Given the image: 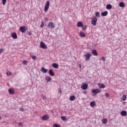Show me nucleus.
I'll use <instances>...</instances> for the list:
<instances>
[{
    "label": "nucleus",
    "mask_w": 127,
    "mask_h": 127,
    "mask_svg": "<svg viewBox=\"0 0 127 127\" xmlns=\"http://www.w3.org/2000/svg\"><path fill=\"white\" fill-rule=\"evenodd\" d=\"M83 56L84 57H85L86 61H89L91 58V57L92 56V54L87 53L86 54H84Z\"/></svg>",
    "instance_id": "nucleus-1"
},
{
    "label": "nucleus",
    "mask_w": 127,
    "mask_h": 127,
    "mask_svg": "<svg viewBox=\"0 0 127 127\" xmlns=\"http://www.w3.org/2000/svg\"><path fill=\"white\" fill-rule=\"evenodd\" d=\"M50 5V2L49 1H47L46 3L45 8H44V11L45 12H46V11H48V9H49Z\"/></svg>",
    "instance_id": "nucleus-2"
},
{
    "label": "nucleus",
    "mask_w": 127,
    "mask_h": 127,
    "mask_svg": "<svg viewBox=\"0 0 127 127\" xmlns=\"http://www.w3.org/2000/svg\"><path fill=\"white\" fill-rule=\"evenodd\" d=\"M91 19V24L96 26V25H97V21L98 20L97 17H94V18H92Z\"/></svg>",
    "instance_id": "nucleus-3"
},
{
    "label": "nucleus",
    "mask_w": 127,
    "mask_h": 127,
    "mask_svg": "<svg viewBox=\"0 0 127 127\" xmlns=\"http://www.w3.org/2000/svg\"><path fill=\"white\" fill-rule=\"evenodd\" d=\"M48 26L49 28H51L52 29H54L55 28V24L52 22H50L49 23Z\"/></svg>",
    "instance_id": "nucleus-4"
},
{
    "label": "nucleus",
    "mask_w": 127,
    "mask_h": 127,
    "mask_svg": "<svg viewBox=\"0 0 127 127\" xmlns=\"http://www.w3.org/2000/svg\"><path fill=\"white\" fill-rule=\"evenodd\" d=\"M40 48H42L43 49H47V46L45 45V43H44L43 42H40Z\"/></svg>",
    "instance_id": "nucleus-5"
},
{
    "label": "nucleus",
    "mask_w": 127,
    "mask_h": 127,
    "mask_svg": "<svg viewBox=\"0 0 127 127\" xmlns=\"http://www.w3.org/2000/svg\"><path fill=\"white\" fill-rule=\"evenodd\" d=\"M91 92L93 94H99V93H101V90H100V89H95L94 90H92Z\"/></svg>",
    "instance_id": "nucleus-6"
},
{
    "label": "nucleus",
    "mask_w": 127,
    "mask_h": 127,
    "mask_svg": "<svg viewBox=\"0 0 127 127\" xmlns=\"http://www.w3.org/2000/svg\"><path fill=\"white\" fill-rule=\"evenodd\" d=\"M26 27L25 26H22L20 27L19 28V30L20 31H21V32H22V33H24V32H25V31L26 30Z\"/></svg>",
    "instance_id": "nucleus-7"
},
{
    "label": "nucleus",
    "mask_w": 127,
    "mask_h": 127,
    "mask_svg": "<svg viewBox=\"0 0 127 127\" xmlns=\"http://www.w3.org/2000/svg\"><path fill=\"white\" fill-rule=\"evenodd\" d=\"M11 36L12 38H13V39H16L17 38V35L15 32L12 33L11 34Z\"/></svg>",
    "instance_id": "nucleus-8"
},
{
    "label": "nucleus",
    "mask_w": 127,
    "mask_h": 127,
    "mask_svg": "<svg viewBox=\"0 0 127 127\" xmlns=\"http://www.w3.org/2000/svg\"><path fill=\"white\" fill-rule=\"evenodd\" d=\"M81 88L82 90H87L88 89V85L87 84H83Z\"/></svg>",
    "instance_id": "nucleus-9"
},
{
    "label": "nucleus",
    "mask_w": 127,
    "mask_h": 127,
    "mask_svg": "<svg viewBox=\"0 0 127 127\" xmlns=\"http://www.w3.org/2000/svg\"><path fill=\"white\" fill-rule=\"evenodd\" d=\"M52 67H53V68H55V69H58L59 65H58V64H56V63H53L52 64Z\"/></svg>",
    "instance_id": "nucleus-10"
},
{
    "label": "nucleus",
    "mask_w": 127,
    "mask_h": 127,
    "mask_svg": "<svg viewBox=\"0 0 127 127\" xmlns=\"http://www.w3.org/2000/svg\"><path fill=\"white\" fill-rule=\"evenodd\" d=\"M41 70L43 73H47V72H48V69L44 68V67H42L41 69Z\"/></svg>",
    "instance_id": "nucleus-11"
},
{
    "label": "nucleus",
    "mask_w": 127,
    "mask_h": 127,
    "mask_svg": "<svg viewBox=\"0 0 127 127\" xmlns=\"http://www.w3.org/2000/svg\"><path fill=\"white\" fill-rule=\"evenodd\" d=\"M49 74L51 76H55V73H54V71H53V70H52V69H50L49 70Z\"/></svg>",
    "instance_id": "nucleus-12"
},
{
    "label": "nucleus",
    "mask_w": 127,
    "mask_h": 127,
    "mask_svg": "<svg viewBox=\"0 0 127 127\" xmlns=\"http://www.w3.org/2000/svg\"><path fill=\"white\" fill-rule=\"evenodd\" d=\"M42 119L44 121H47V120L49 119V117H48L47 115H44L42 117Z\"/></svg>",
    "instance_id": "nucleus-13"
},
{
    "label": "nucleus",
    "mask_w": 127,
    "mask_h": 127,
    "mask_svg": "<svg viewBox=\"0 0 127 127\" xmlns=\"http://www.w3.org/2000/svg\"><path fill=\"white\" fill-rule=\"evenodd\" d=\"M92 55H94V56H98V53H97V50H93L92 51Z\"/></svg>",
    "instance_id": "nucleus-14"
},
{
    "label": "nucleus",
    "mask_w": 127,
    "mask_h": 127,
    "mask_svg": "<svg viewBox=\"0 0 127 127\" xmlns=\"http://www.w3.org/2000/svg\"><path fill=\"white\" fill-rule=\"evenodd\" d=\"M45 80H46L47 82H51V80H52V78H51L50 77V76H46V77H45Z\"/></svg>",
    "instance_id": "nucleus-15"
},
{
    "label": "nucleus",
    "mask_w": 127,
    "mask_h": 127,
    "mask_svg": "<svg viewBox=\"0 0 127 127\" xmlns=\"http://www.w3.org/2000/svg\"><path fill=\"white\" fill-rule=\"evenodd\" d=\"M98 86L99 87V88H101V89H105L106 87L104 84L102 83H99L98 84Z\"/></svg>",
    "instance_id": "nucleus-16"
},
{
    "label": "nucleus",
    "mask_w": 127,
    "mask_h": 127,
    "mask_svg": "<svg viewBox=\"0 0 127 127\" xmlns=\"http://www.w3.org/2000/svg\"><path fill=\"white\" fill-rule=\"evenodd\" d=\"M90 106L92 108H94V107H95V106H96V102L95 101L91 102L90 103Z\"/></svg>",
    "instance_id": "nucleus-17"
},
{
    "label": "nucleus",
    "mask_w": 127,
    "mask_h": 127,
    "mask_svg": "<svg viewBox=\"0 0 127 127\" xmlns=\"http://www.w3.org/2000/svg\"><path fill=\"white\" fill-rule=\"evenodd\" d=\"M121 115H122L123 116V117H126V116H127V111H121Z\"/></svg>",
    "instance_id": "nucleus-18"
},
{
    "label": "nucleus",
    "mask_w": 127,
    "mask_h": 127,
    "mask_svg": "<svg viewBox=\"0 0 127 127\" xmlns=\"http://www.w3.org/2000/svg\"><path fill=\"white\" fill-rule=\"evenodd\" d=\"M101 15L102 16H107L108 15V11H105L104 12H102Z\"/></svg>",
    "instance_id": "nucleus-19"
},
{
    "label": "nucleus",
    "mask_w": 127,
    "mask_h": 127,
    "mask_svg": "<svg viewBox=\"0 0 127 127\" xmlns=\"http://www.w3.org/2000/svg\"><path fill=\"white\" fill-rule=\"evenodd\" d=\"M76 99V97L74 95H71L69 97L70 101H74Z\"/></svg>",
    "instance_id": "nucleus-20"
},
{
    "label": "nucleus",
    "mask_w": 127,
    "mask_h": 127,
    "mask_svg": "<svg viewBox=\"0 0 127 127\" xmlns=\"http://www.w3.org/2000/svg\"><path fill=\"white\" fill-rule=\"evenodd\" d=\"M77 27H82L83 26V23L82 22L79 21L77 24Z\"/></svg>",
    "instance_id": "nucleus-21"
},
{
    "label": "nucleus",
    "mask_w": 127,
    "mask_h": 127,
    "mask_svg": "<svg viewBox=\"0 0 127 127\" xmlns=\"http://www.w3.org/2000/svg\"><path fill=\"white\" fill-rule=\"evenodd\" d=\"M8 92L9 93V94H10L11 95H13L14 94V90H13V89L10 88L8 90Z\"/></svg>",
    "instance_id": "nucleus-22"
},
{
    "label": "nucleus",
    "mask_w": 127,
    "mask_h": 127,
    "mask_svg": "<svg viewBox=\"0 0 127 127\" xmlns=\"http://www.w3.org/2000/svg\"><path fill=\"white\" fill-rule=\"evenodd\" d=\"M79 35L80 36V37H86V34H85V33H84L83 32H80V33H79Z\"/></svg>",
    "instance_id": "nucleus-23"
},
{
    "label": "nucleus",
    "mask_w": 127,
    "mask_h": 127,
    "mask_svg": "<svg viewBox=\"0 0 127 127\" xmlns=\"http://www.w3.org/2000/svg\"><path fill=\"white\" fill-rule=\"evenodd\" d=\"M119 6H120V7H124L125 6V3H124V2H120Z\"/></svg>",
    "instance_id": "nucleus-24"
},
{
    "label": "nucleus",
    "mask_w": 127,
    "mask_h": 127,
    "mask_svg": "<svg viewBox=\"0 0 127 127\" xmlns=\"http://www.w3.org/2000/svg\"><path fill=\"white\" fill-rule=\"evenodd\" d=\"M112 7V5H111L110 4H107L106 5L107 9H111Z\"/></svg>",
    "instance_id": "nucleus-25"
},
{
    "label": "nucleus",
    "mask_w": 127,
    "mask_h": 127,
    "mask_svg": "<svg viewBox=\"0 0 127 127\" xmlns=\"http://www.w3.org/2000/svg\"><path fill=\"white\" fill-rule=\"evenodd\" d=\"M102 123L104 124V125H106V124L108 123V120L106 119H104L102 120Z\"/></svg>",
    "instance_id": "nucleus-26"
},
{
    "label": "nucleus",
    "mask_w": 127,
    "mask_h": 127,
    "mask_svg": "<svg viewBox=\"0 0 127 127\" xmlns=\"http://www.w3.org/2000/svg\"><path fill=\"white\" fill-rule=\"evenodd\" d=\"M122 97H123V98H122L123 101H126V100H127V95H126L123 94Z\"/></svg>",
    "instance_id": "nucleus-27"
},
{
    "label": "nucleus",
    "mask_w": 127,
    "mask_h": 127,
    "mask_svg": "<svg viewBox=\"0 0 127 127\" xmlns=\"http://www.w3.org/2000/svg\"><path fill=\"white\" fill-rule=\"evenodd\" d=\"M40 27L41 28H43L44 27V22H43V21L41 22V24L40 25Z\"/></svg>",
    "instance_id": "nucleus-28"
},
{
    "label": "nucleus",
    "mask_w": 127,
    "mask_h": 127,
    "mask_svg": "<svg viewBox=\"0 0 127 127\" xmlns=\"http://www.w3.org/2000/svg\"><path fill=\"white\" fill-rule=\"evenodd\" d=\"M95 16H96V17H100V12H97L95 13Z\"/></svg>",
    "instance_id": "nucleus-29"
},
{
    "label": "nucleus",
    "mask_w": 127,
    "mask_h": 127,
    "mask_svg": "<svg viewBox=\"0 0 127 127\" xmlns=\"http://www.w3.org/2000/svg\"><path fill=\"white\" fill-rule=\"evenodd\" d=\"M61 120H62V121H66V117L62 116L61 117Z\"/></svg>",
    "instance_id": "nucleus-30"
},
{
    "label": "nucleus",
    "mask_w": 127,
    "mask_h": 127,
    "mask_svg": "<svg viewBox=\"0 0 127 127\" xmlns=\"http://www.w3.org/2000/svg\"><path fill=\"white\" fill-rule=\"evenodd\" d=\"M82 29H83V30H86V28H87V25H85V26H83L82 25V26H81Z\"/></svg>",
    "instance_id": "nucleus-31"
},
{
    "label": "nucleus",
    "mask_w": 127,
    "mask_h": 127,
    "mask_svg": "<svg viewBox=\"0 0 127 127\" xmlns=\"http://www.w3.org/2000/svg\"><path fill=\"white\" fill-rule=\"evenodd\" d=\"M53 127H60V125H59L58 124H54Z\"/></svg>",
    "instance_id": "nucleus-32"
},
{
    "label": "nucleus",
    "mask_w": 127,
    "mask_h": 127,
    "mask_svg": "<svg viewBox=\"0 0 127 127\" xmlns=\"http://www.w3.org/2000/svg\"><path fill=\"white\" fill-rule=\"evenodd\" d=\"M2 1L3 5H4V4H5V3L6 2V0H2Z\"/></svg>",
    "instance_id": "nucleus-33"
},
{
    "label": "nucleus",
    "mask_w": 127,
    "mask_h": 127,
    "mask_svg": "<svg viewBox=\"0 0 127 127\" xmlns=\"http://www.w3.org/2000/svg\"><path fill=\"white\" fill-rule=\"evenodd\" d=\"M23 64H24V65H27V61L24 60L23 61Z\"/></svg>",
    "instance_id": "nucleus-34"
},
{
    "label": "nucleus",
    "mask_w": 127,
    "mask_h": 127,
    "mask_svg": "<svg viewBox=\"0 0 127 127\" xmlns=\"http://www.w3.org/2000/svg\"><path fill=\"white\" fill-rule=\"evenodd\" d=\"M6 74L8 76H9V75H11L12 73H11V72L10 71H8L7 72H6Z\"/></svg>",
    "instance_id": "nucleus-35"
},
{
    "label": "nucleus",
    "mask_w": 127,
    "mask_h": 127,
    "mask_svg": "<svg viewBox=\"0 0 127 127\" xmlns=\"http://www.w3.org/2000/svg\"><path fill=\"white\" fill-rule=\"evenodd\" d=\"M32 59H33V60H35V59H36V56H32Z\"/></svg>",
    "instance_id": "nucleus-36"
},
{
    "label": "nucleus",
    "mask_w": 127,
    "mask_h": 127,
    "mask_svg": "<svg viewBox=\"0 0 127 127\" xmlns=\"http://www.w3.org/2000/svg\"><path fill=\"white\" fill-rule=\"evenodd\" d=\"M3 51H4V50H3V49H0V54L2 53V52H3Z\"/></svg>",
    "instance_id": "nucleus-37"
},
{
    "label": "nucleus",
    "mask_w": 127,
    "mask_h": 127,
    "mask_svg": "<svg viewBox=\"0 0 127 127\" xmlns=\"http://www.w3.org/2000/svg\"><path fill=\"white\" fill-rule=\"evenodd\" d=\"M105 97H106V98H109V97H110V95H109V93H106L105 94Z\"/></svg>",
    "instance_id": "nucleus-38"
},
{
    "label": "nucleus",
    "mask_w": 127,
    "mask_h": 127,
    "mask_svg": "<svg viewBox=\"0 0 127 127\" xmlns=\"http://www.w3.org/2000/svg\"><path fill=\"white\" fill-rule=\"evenodd\" d=\"M19 111H20L21 112H23V111H24V109L21 108L19 109Z\"/></svg>",
    "instance_id": "nucleus-39"
},
{
    "label": "nucleus",
    "mask_w": 127,
    "mask_h": 127,
    "mask_svg": "<svg viewBox=\"0 0 127 127\" xmlns=\"http://www.w3.org/2000/svg\"><path fill=\"white\" fill-rule=\"evenodd\" d=\"M102 60H103V61H106V58H104V57H103L102 58H101Z\"/></svg>",
    "instance_id": "nucleus-40"
},
{
    "label": "nucleus",
    "mask_w": 127,
    "mask_h": 127,
    "mask_svg": "<svg viewBox=\"0 0 127 127\" xmlns=\"http://www.w3.org/2000/svg\"><path fill=\"white\" fill-rule=\"evenodd\" d=\"M42 99H43V100H46V96H43Z\"/></svg>",
    "instance_id": "nucleus-41"
},
{
    "label": "nucleus",
    "mask_w": 127,
    "mask_h": 127,
    "mask_svg": "<svg viewBox=\"0 0 127 127\" xmlns=\"http://www.w3.org/2000/svg\"><path fill=\"white\" fill-rule=\"evenodd\" d=\"M19 126L20 127H22V124L21 123H19Z\"/></svg>",
    "instance_id": "nucleus-42"
},
{
    "label": "nucleus",
    "mask_w": 127,
    "mask_h": 127,
    "mask_svg": "<svg viewBox=\"0 0 127 127\" xmlns=\"http://www.w3.org/2000/svg\"><path fill=\"white\" fill-rule=\"evenodd\" d=\"M13 124H16V120L13 121Z\"/></svg>",
    "instance_id": "nucleus-43"
},
{
    "label": "nucleus",
    "mask_w": 127,
    "mask_h": 127,
    "mask_svg": "<svg viewBox=\"0 0 127 127\" xmlns=\"http://www.w3.org/2000/svg\"><path fill=\"white\" fill-rule=\"evenodd\" d=\"M45 20H46V21H48V18H45Z\"/></svg>",
    "instance_id": "nucleus-44"
},
{
    "label": "nucleus",
    "mask_w": 127,
    "mask_h": 127,
    "mask_svg": "<svg viewBox=\"0 0 127 127\" xmlns=\"http://www.w3.org/2000/svg\"><path fill=\"white\" fill-rule=\"evenodd\" d=\"M59 93H60V94H61V93H62V91H61V90H60Z\"/></svg>",
    "instance_id": "nucleus-45"
},
{
    "label": "nucleus",
    "mask_w": 127,
    "mask_h": 127,
    "mask_svg": "<svg viewBox=\"0 0 127 127\" xmlns=\"http://www.w3.org/2000/svg\"><path fill=\"white\" fill-rule=\"evenodd\" d=\"M79 67L80 69H81V64H79Z\"/></svg>",
    "instance_id": "nucleus-46"
},
{
    "label": "nucleus",
    "mask_w": 127,
    "mask_h": 127,
    "mask_svg": "<svg viewBox=\"0 0 127 127\" xmlns=\"http://www.w3.org/2000/svg\"><path fill=\"white\" fill-rule=\"evenodd\" d=\"M0 120H1V117L0 116Z\"/></svg>",
    "instance_id": "nucleus-47"
}]
</instances>
